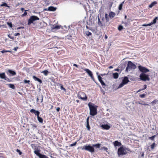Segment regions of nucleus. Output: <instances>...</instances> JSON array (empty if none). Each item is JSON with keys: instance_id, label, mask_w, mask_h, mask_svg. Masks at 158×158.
Here are the masks:
<instances>
[{"instance_id": "f257e3e1", "label": "nucleus", "mask_w": 158, "mask_h": 158, "mask_svg": "<svg viewBox=\"0 0 158 158\" xmlns=\"http://www.w3.org/2000/svg\"><path fill=\"white\" fill-rule=\"evenodd\" d=\"M88 106L90 110V114L92 116H94L97 114V106H95L91 102L88 103Z\"/></svg>"}, {"instance_id": "f03ea898", "label": "nucleus", "mask_w": 158, "mask_h": 158, "mask_svg": "<svg viewBox=\"0 0 158 158\" xmlns=\"http://www.w3.org/2000/svg\"><path fill=\"white\" fill-rule=\"evenodd\" d=\"M127 150L131 152L129 148H127L123 147V146L120 147L118 150V154L119 156H123L126 154L127 152L126 151Z\"/></svg>"}, {"instance_id": "7ed1b4c3", "label": "nucleus", "mask_w": 158, "mask_h": 158, "mask_svg": "<svg viewBox=\"0 0 158 158\" xmlns=\"http://www.w3.org/2000/svg\"><path fill=\"white\" fill-rule=\"evenodd\" d=\"M40 150L38 148H37L35 149H34V153L38 156L40 158H49L46 155L41 154L40 153Z\"/></svg>"}, {"instance_id": "20e7f679", "label": "nucleus", "mask_w": 158, "mask_h": 158, "mask_svg": "<svg viewBox=\"0 0 158 158\" xmlns=\"http://www.w3.org/2000/svg\"><path fill=\"white\" fill-rule=\"evenodd\" d=\"M82 150H85L93 153L94 152V149L93 146H91L90 145H85L81 148Z\"/></svg>"}, {"instance_id": "39448f33", "label": "nucleus", "mask_w": 158, "mask_h": 158, "mask_svg": "<svg viewBox=\"0 0 158 158\" xmlns=\"http://www.w3.org/2000/svg\"><path fill=\"white\" fill-rule=\"evenodd\" d=\"M39 20V18L37 16L35 15L32 16L28 19L27 24L30 25L33 23L34 21Z\"/></svg>"}, {"instance_id": "423d86ee", "label": "nucleus", "mask_w": 158, "mask_h": 158, "mask_svg": "<svg viewBox=\"0 0 158 158\" xmlns=\"http://www.w3.org/2000/svg\"><path fill=\"white\" fill-rule=\"evenodd\" d=\"M136 68V66L135 64H133L131 61H128L127 67H126V70L127 71H128V69H135Z\"/></svg>"}, {"instance_id": "0eeeda50", "label": "nucleus", "mask_w": 158, "mask_h": 158, "mask_svg": "<svg viewBox=\"0 0 158 158\" xmlns=\"http://www.w3.org/2000/svg\"><path fill=\"white\" fill-rule=\"evenodd\" d=\"M78 97L83 101H85L87 99V97L85 93L83 92H79L78 94Z\"/></svg>"}, {"instance_id": "6e6552de", "label": "nucleus", "mask_w": 158, "mask_h": 158, "mask_svg": "<svg viewBox=\"0 0 158 158\" xmlns=\"http://www.w3.org/2000/svg\"><path fill=\"white\" fill-rule=\"evenodd\" d=\"M129 81L128 79V78L127 77H125L122 80V82L119 85L118 88H121L124 85L127 84Z\"/></svg>"}, {"instance_id": "1a4fd4ad", "label": "nucleus", "mask_w": 158, "mask_h": 158, "mask_svg": "<svg viewBox=\"0 0 158 158\" xmlns=\"http://www.w3.org/2000/svg\"><path fill=\"white\" fill-rule=\"evenodd\" d=\"M61 25H59L57 24H52L51 25V30L53 31V32H55L57 30H59L61 27Z\"/></svg>"}, {"instance_id": "9d476101", "label": "nucleus", "mask_w": 158, "mask_h": 158, "mask_svg": "<svg viewBox=\"0 0 158 158\" xmlns=\"http://www.w3.org/2000/svg\"><path fill=\"white\" fill-rule=\"evenodd\" d=\"M139 77L140 79L143 81H149L150 80L148 75L143 73H141Z\"/></svg>"}, {"instance_id": "9b49d317", "label": "nucleus", "mask_w": 158, "mask_h": 158, "mask_svg": "<svg viewBox=\"0 0 158 158\" xmlns=\"http://www.w3.org/2000/svg\"><path fill=\"white\" fill-rule=\"evenodd\" d=\"M84 70L88 73L90 77L94 81V79L93 77L92 72L88 69H84Z\"/></svg>"}, {"instance_id": "f8f14e48", "label": "nucleus", "mask_w": 158, "mask_h": 158, "mask_svg": "<svg viewBox=\"0 0 158 158\" xmlns=\"http://www.w3.org/2000/svg\"><path fill=\"white\" fill-rule=\"evenodd\" d=\"M138 68L140 72L142 73H146L149 71L148 69L141 66H139Z\"/></svg>"}, {"instance_id": "ddd939ff", "label": "nucleus", "mask_w": 158, "mask_h": 158, "mask_svg": "<svg viewBox=\"0 0 158 158\" xmlns=\"http://www.w3.org/2000/svg\"><path fill=\"white\" fill-rule=\"evenodd\" d=\"M101 127L104 130H109L110 128V126L107 124H102Z\"/></svg>"}, {"instance_id": "4468645a", "label": "nucleus", "mask_w": 158, "mask_h": 158, "mask_svg": "<svg viewBox=\"0 0 158 158\" xmlns=\"http://www.w3.org/2000/svg\"><path fill=\"white\" fill-rule=\"evenodd\" d=\"M98 81L102 86H105L106 85V84L102 80V77L99 75H98Z\"/></svg>"}, {"instance_id": "2eb2a0df", "label": "nucleus", "mask_w": 158, "mask_h": 158, "mask_svg": "<svg viewBox=\"0 0 158 158\" xmlns=\"http://www.w3.org/2000/svg\"><path fill=\"white\" fill-rule=\"evenodd\" d=\"M30 112L31 113H34L35 115H36L37 116L39 115L40 114V112L38 110H36L33 109H31L30 110Z\"/></svg>"}, {"instance_id": "dca6fc26", "label": "nucleus", "mask_w": 158, "mask_h": 158, "mask_svg": "<svg viewBox=\"0 0 158 158\" xmlns=\"http://www.w3.org/2000/svg\"><path fill=\"white\" fill-rule=\"evenodd\" d=\"M56 10V8L53 6H50L48 7V11H54Z\"/></svg>"}, {"instance_id": "f3484780", "label": "nucleus", "mask_w": 158, "mask_h": 158, "mask_svg": "<svg viewBox=\"0 0 158 158\" xmlns=\"http://www.w3.org/2000/svg\"><path fill=\"white\" fill-rule=\"evenodd\" d=\"M113 144L115 147L120 146L122 144L120 142H118V141H115L113 143Z\"/></svg>"}, {"instance_id": "a211bd4d", "label": "nucleus", "mask_w": 158, "mask_h": 158, "mask_svg": "<svg viewBox=\"0 0 158 158\" xmlns=\"http://www.w3.org/2000/svg\"><path fill=\"white\" fill-rule=\"evenodd\" d=\"M86 123H87L86 127L87 128L88 130V131H90V126L89 125V117H88L87 118Z\"/></svg>"}, {"instance_id": "6ab92c4d", "label": "nucleus", "mask_w": 158, "mask_h": 158, "mask_svg": "<svg viewBox=\"0 0 158 158\" xmlns=\"http://www.w3.org/2000/svg\"><path fill=\"white\" fill-rule=\"evenodd\" d=\"M115 15V13L113 12H111L109 14V16L111 19L114 17Z\"/></svg>"}, {"instance_id": "aec40b11", "label": "nucleus", "mask_w": 158, "mask_h": 158, "mask_svg": "<svg viewBox=\"0 0 158 158\" xmlns=\"http://www.w3.org/2000/svg\"><path fill=\"white\" fill-rule=\"evenodd\" d=\"M33 78L35 81H37L40 83H42V80L36 77V76H34L33 77Z\"/></svg>"}, {"instance_id": "412c9836", "label": "nucleus", "mask_w": 158, "mask_h": 158, "mask_svg": "<svg viewBox=\"0 0 158 158\" xmlns=\"http://www.w3.org/2000/svg\"><path fill=\"white\" fill-rule=\"evenodd\" d=\"M157 20H158V17H156L150 23V25L151 26L152 25L155 23Z\"/></svg>"}, {"instance_id": "4be33fe9", "label": "nucleus", "mask_w": 158, "mask_h": 158, "mask_svg": "<svg viewBox=\"0 0 158 158\" xmlns=\"http://www.w3.org/2000/svg\"><path fill=\"white\" fill-rule=\"evenodd\" d=\"M7 72L11 74L12 76H14L16 74V73L15 71L11 70H8Z\"/></svg>"}, {"instance_id": "5701e85b", "label": "nucleus", "mask_w": 158, "mask_h": 158, "mask_svg": "<svg viewBox=\"0 0 158 158\" xmlns=\"http://www.w3.org/2000/svg\"><path fill=\"white\" fill-rule=\"evenodd\" d=\"M113 77L114 79H117L118 77V74L117 73H113Z\"/></svg>"}, {"instance_id": "b1692460", "label": "nucleus", "mask_w": 158, "mask_h": 158, "mask_svg": "<svg viewBox=\"0 0 158 158\" xmlns=\"http://www.w3.org/2000/svg\"><path fill=\"white\" fill-rule=\"evenodd\" d=\"M124 2V1H123L119 5L118 7V10H121L122 9V7L123 5Z\"/></svg>"}, {"instance_id": "393cba45", "label": "nucleus", "mask_w": 158, "mask_h": 158, "mask_svg": "<svg viewBox=\"0 0 158 158\" xmlns=\"http://www.w3.org/2000/svg\"><path fill=\"white\" fill-rule=\"evenodd\" d=\"M5 73H0V77L1 79H4L6 77Z\"/></svg>"}, {"instance_id": "a878e982", "label": "nucleus", "mask_w": 158, "mask_h": 158, "mask_svg": "<svg viewBox=\"0 0 158 158\" xmlns=\"http://www.w3.org/2000/svg\"><path fill=\"white\" fill-rule=\"evenodd\" d=\"M41 73H43L45 76H47L48 75L49 72L47 70H45L41 72Z\"/></svg>"}, {"instance_id": "bb28decb", "label": "nucleus", "mask_w": 158, "mask_h": 158, "mask_svg": "<svg viewBox=\"0 0 158 158\" xmlns=\"http://www.w3.org/2000/svg\"><path fill=\"white\" fill-rule=\"evenodd\" d=\"M37 119L39 122L42 123L43 122V119L41 117H39V115L37 116Z\"/></svg>"}, {"instance_id": "cd10ccee", "label": "nucleus", "mask_w": 158, "mask_h": 158, "mask_svg": "<svg viewBox=\"0 0 158 158\" xmlns=\"http://www.w3.org/2000/svg\"><path fill=\"white\" fill-rule=\"evenodd\" d=\"M101 144L99 143H98L95 144H93V146L96 147L97 148H100Z\"/></svg>"}, {"instance_id": "c85d7f7f", "label": "nucleus", "mask_w": 158, "mask_h": 158, "mask_svg": "<svg viewBox=\"0 0 158 158\" xmlns=\"http://www.w3.org/2000/svg\"><path fill=\"white\" fill-rule=\"evenodd\" d=\"M157 4V2H152L149 6V7L150 8H152V6H153Z\"/></svg>"}, {"instance_id": "c756f323", "label": "nucleus", "mask_w": 158, "mask_h": 158, "mask_svg": "<svg viewBox=\"0 0 158 158\" xmlns=\"http://www.w3.org/2000/svg\"><path fill=\"white\" fill-rule=\"evenodd\" d=\"M8 86L11 88H12L13 89H15V86L13 84H8Z\"/></svg>"}, {"instance_id": "7c9ffc66", "label": "nucleus", "mask_w": 158, "mask_h": 158, "mask_svg": "<svg viewBox=\"0 0 158 158\" xmlns=\"http://www.w3.org/2000/svg\"><path fill=\"white\" fill-rule=\"evenodd\" d=\"M31 148L34 149H35L37 148L38 147L35 144H31Z\"/></svg>"}, {"instance_id": "2f4dec72", "label": "nucleus", "mask_w": 158, "mask_h": 158, "mask_svg": "<svg viewBox=\"0 0 158 158\" xmlns=\"http://www.w3.org/2000/svg\"><path fill=\"white\" fill-rule=\"evenodd\" d=\"M1 52L2 53H5V52H10V53H12V52L10 51H9V50H3L2 51H1Z\"/></svg>"}, {"instance_id": "473e14b6", "label": "nucleus", "mask_w": 158, "mask_h": 158, "mask_svg": "<svg viewBox=\"0 0 158 158\" xmlns=\"http://www.w3.org/2000/svg\"><path fill=\"white\" fill-rule=\"evenodd\" d=\"M156 135H154L152 137H150L148 138V139L152 141L154 140V138L156 136Z\"/></svg>"}, {"instance_id": "72a5a7b5", "label": "nucleus", "mask_w": 158, "mask_h": 158, "mask_svg": "<svg viewBox=\"0 0 158 158\" xmlns=\"http://www.w3.org/2000/svg\"><path fill=\"white\" fill-rule=\"evenodd\" d=\"M98 23L99 25L101 26H103L102 22L100 21V19L99 18H98Z\"/></svg>"}, {"instance_id": "f704fd0d", "label": "nucleus", "mask_w": 158, "mask_h": 158, "mask_svg": "<svg viewBox=\"0 0 158 158\" xmlns=\"http://www.w3.org/2000/svg\"><path fill=\"white\" fill-rule=\"evenodd\" d=\"M105 17L106 22H108L109 21V18L108 15L107 14H105Z\"/></svg>"}, {"instance_id": "c9c22d12", "label": "nucleus", "mask_w": 158, "mask_h": 158, "mask_svg": "<svg viewBox=\"0 0 158 158\" xmlns=\"http://www.w3.org/2000/svg\"><path fill=\"white\" fill-rule=\"evenodd\" d=\"M123 29V27L122 26L120 25L118 27V30L120 31H121Z\"/></svg>"}, {"instance_id": "e433bc0d", "label": "nucleus", "mask_w": 158, "mask_h": 158, "mask_svg": "<svg viewBox=\"0 0 158 158\" xmlns=\"http://www.w3.org/2000/svg\"><path fill=\"white\" fill-rule=\"evenodd\" d=\"M85 34L88 36H89V35H92V33L89 31H86L85 32Z\"/></svg>"}, {"instance_id": "4c0bfd02", "label": "nucleus", "mask_w": 158, "mask_h": 158, "mask_svg": "<svg viewBox=\"0 0 158 158\" xmlns=\"http://www.w3.org/2000/svg\"><path fill=\"white\" fill-rule=\"evenodd\" d=\"M60 89H61V90H63L64 91H66V89L64 88L63 87V85L62 84H60Z\"/></svg>"}, {"instance_id": "58836bf2", "label": "nucleus", "mask_w": 158, "mask_h": 158, "mask_svg": "<svg viewBox=\"0 0 158 158\" xmlns=\"http://www.w3.org/2000/svg\"><path fill=\"white\" fill-rule=\"evenodd\" d=\"M155 143H153L151 145V148L152 149H153L155 147Z\"/></svg>"}, {"instance_id": "ea45409f", "label": "nucleus", "mask_w": 158, "mask_h": 158, "mask_svg": "<svg viewBox=\"0 0 158 158\" xmlns=\"http://www.w3.org/2000/svg\"><path fill=\"white\" fill-rule=\"evenodd\" d=\"M146 96V94H142L139 95V97L141 98H144Z\"/></svg>"}, {"instance_id": "a19ab883", "label": "nucleus", "mask_w": 158, "mask_h": 158, "mask_svg": "<svg viewBox=\"0 0 158 158\" xmlns=\"http://www.w3.org/2000/svg\"><path fill=\"white\" fill-rule=\"evenodd\" d=\"M16 151L17 152H18V153H19L20 155H21L22 153V152H21L18 149H16Z\"/></svg>"}, {"instance_id": "79ce46f5", "label": "nucleus", "mask_w": 158, "mask_h": 158, "mask_svg": "<svg viewBox=\"0 0 158 158\" xmlns=\"http://www.w3.org/2000/svg\"><path fill=\"white\" fill-rule=\"evenodd\" d=\"M23 81L25 83H28V84H29L30 82V80H24Z\"/></svg>"}, {"instance_id": "37998d69", "label": "nucleus", "mask_w": 158, "mask_h": 158, "mask_svg": "<svg viewBox=\"0 0 158 158\" xmlns=\"http://www.w3.org/2000/svg\"><path fill=\"white\" fill-rule=\"evenodd\" d=\"M158 102V100L155 99L153 100L152 102H151V103L152 104H156Z\"/></svg>"}, {"instance_id": "c03bdc74", "label": "nucleus", "mask_w": 158, "mask_h": 158, "mask_svg": "<svg viewBox=\"0 0 158 158\" xmlns=\"http://www.w3.org/2000/svg\"><path fill=\"white\" fill-rule=\"evenodd\" d=\"M77 143V141L71 144L70 145V147H73V146H75L76 145Z\"/></svg>"}, {"instance_id": "a18cd8bd", "label": "nucleus", "mask_w": 158, "mask_h": 158, "mask_svg": "<svg viewBox=\"0 0 158 158\" xmlns=\"http://www.w3.org/2000/svg\"><path fill=\"white\" fill-rule=\"evenodd\" d=\"M0 6H7V4L6 3H4L3 4L1 5Z\"/></svg>"}, {"instance_id": "49530a36", "label": "nucleus", "mask_w": 158, "mask_h": 158, "mask_svg": "<svg viewBox=\"0 0 158 158\" xmlns=\"http://www.w3.org/2000/svg\"><path fill=\"white\" fill-rule=\"evenodd\" d=\"M7 24L10 27H12V24L11 23L7 22Z\"/></svg>"}, {"instance_id": "de8ad7c7", "label": "nucleus", "mask_w": 158, "mask_h": 158, "mask_svg": "<svg viewBox=\"0 0 158 158\" xmlns=\"http://www.w3.org/2000/svg\"><path fill=\"white\" fill-rule=\"evenodd\" d=\"M26 11V10H25L24 13L22 15H21L22 17H23V16H25L27 15V13Z\"/></svg>"}, {"instance_id": "09e8293b", "label": "nucleus", "mask_w": 158, "mask_h": 158, "mask_svg": "<svg viewBox=\"0 0 158 158\" xmlns=\"http://www.w3.org/2000/svg\"><path fill=\"white\" fill-rule=\"evenodd\" d=\"M101 149H104L106 152H107V150H108V149L106 147H102Z\"/></svg>"}, {"instance_id": "8fccbe9b", "label": "nucleus", "mask_w": 158, "mask_h": 158, "mask_svg": "<svg viewBox=\"0 0 158 158\" xmlns=\"http://www.w3.org/2000/svg\"><path fill=\"white\" fill-rule=\"evenodd\" d=\"M5 80L7 81H9V82H10L11 81V80H10L9 78L7 77H5Z\"/></svg>"}, {"instance_id": "3c124183", "label": "nucleus", "mask_w": 158, "mask_h": 158, "mask_svg": "<svg viewBox=\"0 0 158 158\" xmlns=\"http://www.w3.org/2000/svg\"><path fill=\"white\" fill-rule=\"evenodd\" d=\"M142 26H143L146 27V26H150L151 25H150V24L149 23V24H143L142 25Z\"/></svg>"}, {"instance_id": "603ef678", "label": "nucleus", "mask_w": 158, "mask_h": 158, "mask_svg": "<svg viewBox=\"0 0 158 158\" xmlns=\"http://www.w3.org/2000/svg\"><path fill=\"white\" fill-rule=\"evenodd\" d=\"M8 37L10 38L13 40L14 39V37L13 36H11L10 35H8Z\"/></svg>"}, {"instance_id": "864d4df0", "label": "nucleus", "mask_w": 158, "mask_h": 158, "mask_svg": "<svg viewBox=\"0 0 158 158\" xmlns=\"http://www.w3.org/2000/svg\"><path fill=\"white\" fill-rule=\"evenodd\" d=\"M43 96L42 95L41 96V99H40V103H42L43 102Z\"/></svg>"}, {"instance_id": "5fc2aeb1", "label": "nucleus", "mask_w": 158, "mask_h": 158, "mask_svg": "<svg viewBox=\"0 0 158 158\" xmlns=\"http://www.w3.org/2000/svg\"><path fill=\"white\" fill-rule=\"evenodd\" d=\"M20 34L19 33H16L14 34V35L15 36H17L20 35Z\"/></svg>"}, {"instance_id": "6e6d98bb", "label": "nucleus", "mask_w": 158, "mask_h": 158, "mask_svg": "<svg viewBox=\"0 0 158 158\" xmlns=\"http://www.w3.org/2000/svg\"><path fill=\"white\" fill-rule=\"evenodd\" d=\"M60 108L59 107H58L56 109V110L57 112H59L60 111Z\"/></svg>"}, {"instance_id": "4d7b16f0", "label": "nucleus", "mask_w": 158, "mask_h": 158, "mask_svg": "<svg viewBox=\"0 0 158 158\" xmlns=\"http://www.w3.org/2000/svg\"><path fill=\"white\" fill-rule=\"evenodd\" d=\"M138 103L139 104H140L143 105H144V106H148V104H143V103H140L139 102H138Z\"/></svg>"}, {"instance_id": "13d9d810", "label": "nucleus", "mask_w": 158, "mask_h": 158, "mask_svg": "<svg viewBox=\"0 0 158 158\" xmlns=\"http://www.w3.org/2000/svg\"><path fill=\"white\" fill-rule=\"evenodd\" d=\"M144 90V89H139L138 91H137V92H139L141 91H142V90Z\"/></svg>"}, {"instance_id": "bf43d9fd", "label": "nucleus", "mask_w": 158, "mask_h": 158, "mask_svg": "<svg viewBox=\"0 0 158 158\" xmlns=\"http://www.w3.org/2000/svg\"><path fill=\"white\" fill-rule=\"evenodd\" d=\"M143 89H145L147 88V85H144L143 86Z\"/></svg>"}, {"instance_id": "052dcab7", "label": "nucleus", "mask_w": 158, "mask_h": 158, "mask_svg": "<svg viewBox=\"0 0 158 158\" xmlns=\"http://www.w3.org/2000/svg\"><path fill=\"white\" fill-rule=\"evenodd\" d=\"M73 66H75L77 68H78V65L75 64H73Z\"/></svg>"}, {"instance_id": "680f3d73", "label": "nucleus", "mask_w": 158, "mask_h": 158, "mask_svg": "<svg viewBox=\"0 0 158 158\" xmlns=\"http://www.w3.org/2000/svg\"><path fill=\"white\" fill-rule=\"evenodd\" d=\"M18 48V47H15L14 48V50L15 51H17V49Z\"/></svg>"}, {"instance_id": "e2e57ef3", "label": "nucleus", "mask_w": 158, "mask_h": 158, "mask_svg": "<svg viewBox=\"0 0 158 158\" xmlns=\"http://www.w3.org/2000/svg\"><path fill=\"white\" fill-rule=\"evenodd\" d=\"M107 38H108L107 36L106 35H105V39H107Z\"/></svg>"}, {"instance_id": "0e129e2a", "label": "nucleus", "mask_w": 158, "mask_h": 158, "mask_svg": "<svg viewBox=\"0 0 158 158\" xmlns=\"http://www.w3.org/2000/svg\"><path fill=\"white\" fill-rule=\"evenodd\" d=\"M24 27H19L18 28H17V29H20L21 28H23Z\"/></svg>"}, {"instance_id": "69168bd1", "label": "nucleus", "mask_w": 158, "mask_h": 158, "mask_svg": "<svg viewBox=\"0 0 158 158\" xmlns=\"http://www.w3.org/2000/svg\"><path fill=\"white\" fill-rule=\"evenodd\" d=\"M44 11H48V8H45L44 9Z\"/></svg>"}, {"instance_id": "338daca9", "label": "nucleus", "mask_w": 158, "mask_h": 158, "mask_svg": "<svg viewBox=\"0 0 158 158\" xmlns=\"http://www.w3.org/2000/svg\"><path fill=\"white\" fill-rule=\"evenodd\" d=\"M39 98L38 97H37V99H36V102L38 103V102H39Z\"/></svg>"}, {"instance_id": "774afa93", "label": "nucleus", "mask_w": 158, "mask_h": 158, "mask_svg": "<svg viewBox=\"0 0 158 158\" xmlns=\"http://www.w3.org/2000/svg\"><path fill=\"white\" fill-rule=\"evenodd\" d=\"M0 158H5V157L3 156H0Z\"/></svg>"}]
</instances>
